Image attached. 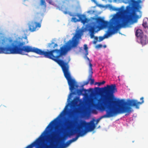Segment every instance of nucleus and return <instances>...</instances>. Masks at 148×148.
Returning a JSON list of instances; mask_svg holds the SVG:
<instances>
[{"instance_id": "39448f33", "label": "nucleus", "mask_w": 148, "mask_h": 148, "mask_svg": "<svg viewBox=\"0 0 148 148\" xmlns=\"http://www.w3.org/2000/svg\"><path fill=\"white\" fill-rule=\"evenodd\" d=\"M72 121L69 120L65 123L63 125H69L72 127L70 129L75 128L73 131H72L70 133L71 135H73L75 132L77 133L78 135L72 139L70 140L72 143L76 140L80 136H83L88 132L93 131L95 128V125L94 124L93 121H91L90 122H86L85 121L81 120L79 121V124L77 125H72Z\"/></svg>"}, {"instance_id": "c756f323", "label": "nucleus", "mask_w": 148, "mask_h": 148, "mask_svg": "<svg viewBox=\"0 0 148 148\" xmlns=\"http://www.w3.org/2000/svg\"><path fill=\"white\" fill-rule=\"evenodd\" d=\"M65 6L64 5H62L61 7V8L62 9L63 8H64ZM61 10L62 11V9H61Z\"/></svg>"}, {"instance_id": "f03ea898", "label": "nucleus", "mask_w": 148, "mask_h": 148, "mask_svg": "<svg viewBox=\"0 0 148 148\" xmlns=\"http://www.w3.org/2000/svg\"><path fill=\"white\" fill-rule=\"evenodd\" d=\"M130 1L132 3V6H127L126 10H123L121 8H114V10H118L120 13L124 12V14L122 15H114L109 22L105 21L100 17L95 18V21L92 22L89 26L88 31L91 38H94L95 33L99 31L101 27H108V29L103 36L99 37V42L115 34L121 27H128L137 22V19L140 18L142 15V12L140 10L141 7L139 4L141 1V0L137 1L130 0Z\"/></svg>"}, {"instance_id": "b1692460", "label": "nucleus", "mask_w": 148, "mask_h": 148, "mask_svg": "<svg viewBox=\"0 0 148 148\" xmlns=\"http://www.w3.org/2000/svg\"><path fill=\"white\" fill-rule=\"evenodd\" d=\"M89 81L88 80H87V81L84 82L83 83L84 85H87L89 83Z\"/></svg>"}, {"instance_id": "423d86ee", "label": "nucleus", "mask_w": 148, "mask_h": 148, "mask_svg": "<svg viewBox=\"0 0 148 148\" xmlns=\"http://www.w3.org/2000/svg\"><path fill=\"white\" fill-rule=\"evenodd\" d=\"M115 103L119 106V112L120 113H126L125 115L129 114L132 112V108L130 106H135L136 108H139L140 104L144 102V97H141V102H138L136 100L129 99L127 101L122 100L114 99Z\"/></svg>"}, {"instance_id": "cd10ccee", "label": "nucleus", "mask_w": 148, "mask_h": 148, "mask_svg": "<svg viewBox=\"0 0 148 148\" xmlns=\"http://www.w3.org/2000/svg\"><path fill=\"white\" fill-rule=\"evenodd\" d=\"M48 3L51 4L53 5V2L52 0H49L48 1Z\"/></svg>"}, {"instance_id": "20e7f679", "label": "nucleus", "mask_w": 148, "mask_h": 148, "mask_svg": "<svg viewBox=\"0 0 148 148\" xmlns=\"http://www.w3.org/2000/svg\"><path fill=\"white\" fill-rule=\"evenodd\" d=\"M101 88L104 95L98 100L96 108L97 110L101 111H106V114L97 119L96 123H94L96 126L101 119L112 117L118 113H120L119 112V109L116 110L114 107V105L117 106L115 103L114 98H113L114 93L117 91L115 84L107 85L106 87ZM92 121H93L94 123L95 120H91Z\"/></svg>"}, {"instance_id": "c85d7f7f", "label": "nucleus", "mask_w": 148, "mask_h": 148, "mask_svg": "<svg viewBox=\"0 0 148 148\" xmlns=\"http://www.w3.org/2000/svg\"><path fill=\"white\" fill-rule=\"evenodd\" d=\"M85 58H86L89 61V62H90V61L89 58L87 56V55L86 56V55H85Z\"/></svg>"}, {"instance_id": "f257e3e1", "label": "nucleus", "mask_w": 148, "mask_h": 148, "mask_svg": "<svg viewBox=\"0 0 148 148\" xmlns=\"http://www.w3.org/2000/svg\"><path fill=\"white\" fill-rule=\"evenodd\" d=\"M12 40L4 37H0V53L18 54L25 55V52H33L38 54L44 56L57 62L61 67L64 75L67 81L70 86V89L73 90L78 87L75 80L72 79L69 70V62L70 60L68 58L67 62L59 59L60 57L65 55L68 51L66 46L64 45L61 47L59 49H55L45 51L35 47L29 46H25L24 42L14 41L11 43Z\"/></svg>"}, {"instance_id": "6ab92c4d", "label": "nucleus", "mask_w": 148, "mask_h": 148, "mask_svg": "<svg viewBox=\"0 0 148 148\" xmlns=\"http://www.w3.org/2000/svg\"><path fill=\"white\" fill-rule=\"evenodd\" d=\"M89 71H92V65L91 63V61L89 62Z\"/></svg>"}, {"instance_id": "a211bd4d", "label": "nucleus", "mask_w": 148, "mask_h": 148, "mask_svg": "<svg viewBox=\"0 0 148 148\" xmlns=\"http://www.w3.org/2000/svg\"><path fill=\"white\" fill-rule=\"evenodd\" d=\"M89 75L88 76V79L89 81H90V79H92V74H93L92 71H89Z\"/></svg>"}, {"instance_id": "412c9836", "label": "nucleus", "mask_w": 148, "mask_h": 148, "mask_svg": "<svg viewBox=\"0 0 148 148\" xmlns=\"http://www.w3.org/2000/svg\"><path fill=\"white\" fill-rule=\"evenodd\" d=\"M94 40L93 41V43L94 44H96L98 40V38L97 36H94Z\"/></svg>"}, {"instance_id": "9b49d317", "label": "nucleus", "mask_w": 148, "mask_h": 148, "mask_svg": "<svg viewBox=\"0 0 148 148\" xmlns=\"http://www.w3.org/2000/svg\"><path fill=\"white\" fill-rule=\"evenodd\" d=\"M136 36L138 37L141 38L143 36V33L142 31L140 29H137L136 32Z\"/></svg>"}, {"instance_id": "bb28decb", "label": "nucleus", "mask_w": 148, "mask_h": 148, "mask_svg": "<svg viewBox=\"0 0 148 148\" xmlns=\"http://www.w3.org/2000/svg\"><path fill=\"white\" fill-rule=\"evenodd\" d=\"M65 10H66V11H64L63 12L65 14H67L68 13L67 10H68V8H66L65 9Z\"/></svg>"}, {"instance_id": "dca6fc26", "label": "nucleus", "mask_w": 148, "mask_h": 148, "mask_svg": "<svg viewBox=\"0 0 148 148\" xmlns=\"http://www.w3.org/2000/svg\"><path fill=\"white\" fill-rule=\"evenodd\" d=\"M40 5L41 6H43L45 8H46V5L45 0H40Z\"/></svg>"}, {"instance_id": "aec40b11", "label": "nucleus", "mask_w": 148, "mask_h": 148, "mask_svg": "<svg viewBox=\"0 0 148 148\" xmlns=\"http://www.w3.org/2000/svg\"><path fill=\"white\" fill-rule=\"evenodd\" d=\"M105 82H106L105 81H103L102 82H95V85H96V84H98V86H99L101 85L104 84L105 83Z\"/></svg>"}, {"instance_id": "0eeeda50", "label": "nucleus", "mask_w": 148, "mask_h": 148, "mask_svg": "<svg viewBox=\"0 0 148 148\" xmlns=\"http://www.w3.org/2000/svg\"><path fill=\"white\" fill-rule=\"evenodd\" d=\"M39 14V12L35 14L34 20L29 21L28 23L29 30L31 32L35 31L36 28L38 27L40 28L41 26L42 20L41 18L38 16V15Z\"/></svg>"}, {"instance_id": "ddd939ff", "label": "nucleus", "mask_w": 148, "mask_h": 148, "mask_svg": "<svg viewBox=\"0 0 148 148\" xmlns=\"http://www.w3.org/2000/svg\"><path fill=\"white\" fill-rule=\"evenodd\" d=\"M79 101V98L78 97H76L74 98L72 101V103L74 104H77Z\"/></svg>"}, {"instance_id": "f3484780", "label": "nucleus", "mask_w": 148, "mask_h": 148, "mask_svg": "<svg viewBox=\"0 0 148 148\" xmlns=\"http://www.w3.org/2000/svg\"><path fill=\"white\" fill-rule=\"evenodd\" d=\"M86 91V89H78L77 91V93L79 95H81L82 94L83 91Z\"/></svg>"}, {"instance_id": "7ed1b4c3", "label": "nucleus", "mask_w": 148, "mask_h": 148, "mask_svg": "<svg viewBox=\"0 0 148 148\" xmlns=\"http://www.w3.org/2000/svg\"><path fill=\"white\" fill-rule=\"evenodd\" d=\"M64 111H63L59 115L52 121L48 125L45 130L40 136L31 144L25 148H65L67 147L71 142L70 140L66 143H62L60 144H54L60 133H63L66 130H69L72 127L69 125H62L58 131L53 132L48 136L45 140L43 139L49 131L57 123L59 117L63 114Z\"/></svg>"}, {"instance_id": "473e14b6", "label": "nucleus", "mask_w": 148, "mask_h": 148, "mask_svg": "<svg viewBox=\"0 0 148 148\" xmlns=\"http://www.w3.org/2000/svg\"><path fill=\"white\" fill-rule=\"evenodd\" d=\"M103 47L104 48H106V45H104L103 46Z\"/></svg>"}, {"instance_id": "2f4dec72", "label": "nucleus", "mask_w": 148, "mask_h": 148, "mask_svg": "<svg viewBox=\"0 0 148 148\" xmlns=\"http://www.w3.org/2000/svg\"><path fill=\"white\" fill-rule=\"evenodd\" d=\"M96 88V89H98V90H100V89H101V88H99V87H96V88Z\"/></svg>"}, {"instance_id": "a878e982", "label": "nucleus", "mask_w": 148, "mask_h": 148, "mask_svg": "<svg viewBox=\"0 0 148 148\" xmlns=\"http://www.w3.org/2000/svg\"><path fill=\"white\" fill-rule=\"evenodd\" d=\"M102 47V45L101 44L98 45L96 46V47L97 48H101Z\"/></svg>"}, {"instance_id": "4468645a", "label": "nucleus", "mask_w": 148, "mask_h": 148, "mask_svg": "<svg viewBox=\"0 0 148 148\" xmlns=\"http://www.w3.org/2000/svg\"><path fill=\"white\" fill-rule=\"evenodd\" d=\"M54 44V42H52L51 43H49L48 46L50 48L54 49L56 47L58 46V45L57 44H55L53 46L52 45Z\"/></svg>"}, {"instance_id": "9d476101", "label": "nucleus", "mask_w": 148, "mask_h": 148, "mask_svg": "<svg viewBox=\"0 0 148 148\" xmlns=\"http://www.w3.org/2000/svg\"><path fill=\"white\" fill-rule=\"evenodd\" d=\"M140 43L143 45H145L147 44V37L145 35L143 36L140 38Z\"/></svg>"}, {"instance_id": "72a5a7b5", "label": "nucleus", "mask_w": 148, "mask_h": 148, "mask_svg": "<svg viewBox=\"0 0 148 148\" xmlns=\"http://www.w3.org/2000/svg\"><path fill=\"white\" fill-rule=\"evenodd\" d=\"M98 5L99 6V7H100L101 6V5H100V4H99V5Z\"/></svg>"}, {"instance_id": "f8f14e48", "label": "nucleus", "mask_w": 148, "mask_h": 148, "mask_svg": "<svg viewBox=\"0 0 148 148\" xmlns=\"http://www.w3.org/2000/svg\"><path fill=\"white\" fill-rule=\"evenodd\" d=\"M143 25L145 28L148 27V19H145L143 20Z\"/></svg>"}, {"instance_id": "6e6552de", "label": "nucleus", "mask_w": 148, "mask_h": 148, "mask_svg": "<svg viewBox=\"0 0 148 148\" xmlns=\"http://www.w3.org/2000/svg\"><path fill=\"white\" fill-rule=\"evenodd\" d=\"M70 15L73 16H77L79 18V19H77L75 17H73L71 20L74 22L81 21L82 23L83 24H84L88 21L86 16L84 15L81 14L79 13H75L73 14H71Z\"/></svg>"}, {"instance_id": "7c9ffc66", "label": "nucleus", "mask_w": 148, "mask_h": 148, "mask_svg": "<svg viewBox=\"0 0 148 148\" xmlns=\"http://www.w3.org/2000/svg\"><path fill=\"white\" fill-rule=\"evenodd\" d=\"M93 1L96 4H97V2L95 0H93Z\"/></svg>"}, {"instance_id": "2eb2a0df", "label": "nucleus", "mask_w": 148, "mask_h": 148, "mask_svg": "<svg viewBox=\"0 0 148 148\" xmlns=\"http://www.w3.org/2000/svg\"><path fill=\"white\" fill-rule=\"evenodd\" d=\"M88 47L87 45L85 44L84 45V49L85 51V55L86 56L88 54Z\"/></svg>"}, {"instance_id": "4be33fe9", "label": "nucleus", "mask_w": 148, "mask_h": 148, "mask_svg": "<svg viewBox=\"0 0 148 148\" xmlns=\"http://www.w3.org/2000/svg\"><path fill=\"white\" fill-rule=\"evenodd\" d=\"M122 3L125 4H127L130 2V0H121Z\"/></svg>"}, {"instance_id": "5701e85b", "label": "nucleus", "mask_w": 148, "mask_h": 148, "mask_svg": "<svg viewBox=\"0 0 148 148\" xmlns=\"http://www.w3.org/2000/svg\"><path fill=\"white\" fill-rule=\"evenodd\" d=\"M90 84L91 85L93 84L94 82V79H90Z\"/></svg>"}, {"instance_id": "1a4fd4ad", "label": "nucleus", "mask_w": 148, "mask_h": 148, "mask_svg": "<svg viewBox=\"0 0 148 148\" xmlns=\"http://www.w3.org/2000/svg\"><path fill=\"white\" fill-rule=\"evenodd\" d=\"M81 37L80 34L76 33L72 38V40H70L68 42V45L70 47H76L78 43L79 39Z\"/></svg>"}, {"instance_id": "393cba45", "label": "nucleus", "mask_w": 148, "mask_h": 148, "mask_svg": "<svg viewBox=\"0 0 148 148\" xmlns=\"http://www.w3.org/2000/svg\"><path fill=\"white\" fill-rule=\"evenodd\" d=\"M114 1L115 2H117L118 3H121V0H114Z\"/></svg>"}]
</instances>
